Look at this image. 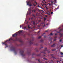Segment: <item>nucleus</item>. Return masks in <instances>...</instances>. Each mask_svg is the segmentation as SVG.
Listing matches in <instances>:
<instances>
[{
	"label": "nucleus",
	"mask_w": 63,
	"mask_h": 63,
	"mask_svg": "<svg viewBox=\"0 0 63 63\" xmlns=\"http://www.w3.org/2000/svg\"><path fill=\"white\" fill-rule=\"evenodd\" d=\"M5 46H6V47H8V46L7 45L6 43L5 44Z\"/></svg>",
	"instance_id": "2f4dec72"
},
{
	"label": "nucleus",
	"mask_w": 63,
	"mask_h": 63,
	"mask_svg": "<svg viewBox=\"0 0 63 63\" xmlns=\"http://www.w3.org/2000/svg\"><path fill=\"white\" fill-rule=\"evenodd\" d=\"M30 3V1H28V2H27V5H29L30 7L31 6H32V5L30 3Z\"/></svg>",
	"instance_id": "423d86ee"
},
{
	"label": "nucleus",
	"mask_w": 63,
	"mask_h": 63,
	"mask_svg": "<svg viewBox=\"0 0 63 63\" xmlns=\"http://www.w3.org/2000/svg\"><path fill=\"white\" fill-rule=\"evenodd\" d=\"M29 20H30V18H29Z\"/></svg>",
	"instance_id": "69168bd1"
},
{
	"label": "nucleus",
	"mask_w": 63,
	"mask_h": 63,
	"mask_svg": "<svg viewBox=\"0 0 63 63\" xmlns=\"http://www.w3.org/2000/svg\"><path fill=\"white\" fill-rule=\"evenodd\" d=\"M11 40H12L13 41H18V40H19V42H20L22 44H23V41H22V40L21 39H17V38H16V40H14V39H12V38H10L9 39V40H7L6 41H5L4 42L2 43V44H4V45H5V44H6V43H7V42L8 41H10Z\"/></svg>",
	"instance_id": "f257e3e1"
},
{
	"label": "nucleus",
	"mask_w": 63,
	"mask_h": 63,
	"mask_svg": "<svg viewBox=\"0 0 63 63\" xmlns=\"http://www.w3.org/2000/svg\"><path fill=\"white\" fill-rule=\"evenodd\" d=\"M57 62H59V61H57Z\"/></svg>",
	"instance_id": "3c124183"
},
{
	"label": "nucleus",
	"mask_w": 63,
	"mask_h": 63,
	"mask_svg": "<svg viewBox=\"0 0 63 63\" xmlns=\"http://www.w3.org/2000/svg\"><path fill=\"white\" fill-rule=\"evenodd\" d=\"M43 26L44 27V26H45V25H44V26Z\"/></svg>",
	"instance_id": "6e6d98bb"
},
{
	"label": "nucleus",
	"mask_w": 63,
	"mask_h": 63,
	"mask_svg": "<svg viewBox=\"0 0 63 63\" xmlns=\"http://www.w3.org/2000/svg\"><path fill=\"white\" fill-rule=\"evenodd\" d=\"M42 6H43V4H41Z\"/></svg>",
	"instance_id": "13d9d810"
},
{
	"label": "nucleus",
	"mask_w": 63,
	"mask_h": 63,
	"mask_svg": "<svg viewBox=\"0 0 63 63\" xmlns=\"http://www.w3.org/2000/svg\"><path fill=\"white\" fill-rule=\"evenodd\" d=\"M46 14H48V13H46Z\"/></svg>",
	"instance_id": "4d7b16f0"
},
{
	"label": "nucleus",
	"mask_w": 63,
	"mask_h": 63,
	"mask_svg": "<svg viewBox=\"0 0 63 63\" xmlns=\"http://www.w3.org/2000/svg\"><path fill=\"white\" fill-rule=\"evenodd\" d=\"M43 48V47H42L41 48H40V49H41V48Z\"/></svg>",
	"instance_id": "f704fd0d"
},
{
	"label": "nucleus",
	"mask_w": 63,
	"mask_h": 63,
	"mask_svg": "<svg viewBox=\"0 0 63 63\" xmlns=\"http://www.w3.org/2000/svg\"><path fill=\"white\" fill-rule=\"evenodd\" d=\"M63 30V28H62V29H61L59 31V32H57V33H60L59 34V35H60V38H61V37H62V35H63V33H60V32L61 31H62V30Z\"/></svg>",
	"instance_id": "f03ea898"
},
{
	"label": "nucleus",
	"mask_w": 63,
	"mask_h": 63,
	"mask_svg": "<svg viewBox=\"0 0 63 63\" xmlns=\"http://www.w3.org/2000/svg\"><path fill=\"white\" fill-rule=\"evenodd\" d=\"M12 50H13L16 54V53H17L16 52V49H15V47H12Z\"/></svg>",
	"instance_id": "39448f33"
},
{
	"label": "nucleus",
	"mask_w": 63,
	"mask_h": 63,
	"mask_svg": "<svg viewBox=\"0 0 63 63\" xmlns=\"http://www.w3.org/2000/svg\"><path fill=\"white\" fill-rule=\"evenodd\" d=\"M53 14V12H52L51 13V14Z\"/></svg>",
	"instance_id": "c9c22d12"
},
{
	"label": "nucleus",
	"mask_w": 63,
	"mask_h": 63,
	"mask_svg": "<svg viewBox=\"0 0 63 63\" xmlns=\"http://www.w3.org/2000/svg\"><path fill=\"white\" fill-rule=\"evenodd\" d=\"M34 41V39H33L32 40H31L30 42V44H33V41Z\"/></svg>",
	"instance_id": "6e6552de"
},
{
	"label": "nucleus",
	"mask_w": 63,
	"mask_h": 63,
	"mask_svg": "<svg viewBox=\"0 0 63 63\" xmlns=\"http://www.w3.org/2000/svg\"><path fill=\"white\" fill-rule=\"evenodd\" d=\"M43 53H44V54H45L46 53L43 52Z\"/></svg>",
	"instance_id": "864d4df0"
},
{
	"label": "nucleus",
	"mask_w": 63,
	"mask_h": 63,
	"mask_svg": "<svg viewBox=\"0 0 63 63\" xmlns=\"http://www.w3.org/2000/svg\"><path fill=\"white\" fill-rule=\"evenodd\" d=\"M47 51V48H45L44 50V51Z\"/></svg>",
	"instance_id": "2eb2a0df"
},
{
	"label": "nucleus",
	"mask_w": 63,
	"mask_h": 63,
	"mask_svg": "<svg viewBox=\"0 0 63 63\" xmlns=\"http://www.w3.org/2000/svg\"><path fill=\"white\" fill-rule=\"evenodd\" d=\"M36 16H39V13H37L36 14Z\"/></svg>",
	"instance_id": "dca6fc26"
},
{
	"label": "nucleus",
	"mask_w": 63,
	"mask_h": 63,
	"mask_svg": "<svg viewBox=\"0 0 63 63\" xmlns=\"http://www.w3.org/2000/svg\"><path fill=\"white\" fill-rule=\"evenodd\" d=\"M36 2V1H35L34 2V3L33 4V5H34V6H36V5H38V6H37V7H38V8H42V7L41 6H39V5H38L37 4V2Z\"/></svg>",
	"instance_id": "7ed1b4c3"
},
{
	"label": "nucleus",
	"mask_w": 63,
	"mask_h": 63,
	"mask_svg": "<svg viewBox=\"0 0 63 63\" xmlns=\"http://www.w3.org/2000/svg\"><path fill=\"white\" fill-rule=\"evenodd\" d=\"M46 9H48V8H47L46 7Z\"/></svg>",
	"instance_id": "603ef678"
},
{
	"label": "nucleus",
	"mask_w": 63,
	"mask_h": 63,
	"mask_svg": "<svg viewBox=\"0 0 63 63\" xmlns=\"http://www.w3.org/2000/svg\"><path fill=\"white\" fill-rule=\"evenodd\" d=\"M44 21H45V20H46V18H45V17H44Z\"/></svg>",
	"instance_id": "b1692460"
},
{
	"label": "nucleus",
	"mask_w": 63,
	"mask_h": 63,
	"mask_svg": "<svg viewBox=\"0 0 63 63\" xmlns=\"http://www.w3.org/2000/svg\"><path fill=\"white\" fill-rule=\"evenodd\" d=\"M20 52L21 53V55L22 56H25V54L23 53L24 52V51H23V50H22V51H20Z\"/></svg>",
	"instance_id": "20e7f679"
},
{
	"label": "nucleus",
	"mask_w": 63,
	"mask_h": 63,
	"mask_svg": "<svg viewBox=\"0 0 63 63\" xmlns=\"http://www.w3.org/2000/svg\"><path fill=\"white\" fill-rule=\"evenodd\" d=\"M32 12H34V10H32Z\"/></svg>",
	"instance_id": "8fccbe9b"
},
{
	"label": "nucleus",
	"mask_w": 63,
	"mask_h": 63,
	"mask_svg": "<svg viewBox=\"0 0 63 63\" xmlns=\"http://www.w3.org/2000/svg\"><path fill=\"white\" fill-rule=\"evenodd\" d=\"M51 4H52V3H53V2H52V1H51Z\"/></svg>",
	"instance_id": "79ce46f5"
},
{
	"label": "nucleus",
	"mask_w": 63,
	"mask_h": 63,
	"mask_svg": "<svg viewBox=\"0 0 63 63\" xmlns=\"http://www.w3.org/2000/svg\"><path fill=\"white\" fill-rule=\"evenodd\" d=\"M48 12V15H50V12Z\"/></svg>",
	"instance_id": "cd10ccee"
},
{
	"label": "nucleus",
	"mask_w": 63,
	"mask_h": 63,
	"mask_svg": "<svg viewBox=\"0 0 63 63\" xmlns=\"http://www.w3.org/2000/svg\"><path fill=\"white\" fill-rule=\"evenodd\" d=\"M20 28H21V25H20Z\"/></svg>",
	"instance_id": "49530a36"
},
{
	"label": "nucleus",
	"mask_w": 63,
	"mask_h": 63,
	"mask_svg": "<svg viewBox=\"0 0 63 63\" xmlns=\"http://www.w3.org/2000/svg\"><path fill=\"white\" fill-rule=\"evenodd\" d=\"M40 42H41V43H43V42H44V40L43 39H41L40 41Z\"/></svg>",
	"instance_id": "9b49d317"
},
{
	"label": "nucleus",
	"mask_w": 63,
	"mask_h": 63,
	"mask_svg": "<svg viewBox=\"0 0 63 63\" xmlns=\"http://www.w3.org/2000/svg\"><path fill=\"white\" fill-rule=\"evenodd\" d=\"M33 19V18L32 17V18L31 19Z\"/></svg>",
	"instance_id": "09e8293b"
},
{
	"label": "nucleus",
	"mask_w": 63,
	"mask_h": 63,
	"mask_svg": "<svg viewBox=\"0 0 63 63\" xmlns=\"http://www.w3.org/2000/svg\"><path fill=\"white\" fill-rule=\"evenodd\" d=\"M60 54H61V55H62L63 54V53L62 52H61Z\"/></svg>",
	"instance_id": "5701e85b"
},
{
	"label": "nucleus",
	"mask_w": 63,
	"mask_h": 63,
	"mask_svg": "<svg viewBox=\"0 0 63 63\" xmlns=\"http://www.w3.org/2000/svg\"><path fill=\"white\" fill-rule=\"evenodd\" d=\"M43 56H45V55H43Z\"/></svg>",
	"instance_id": "5fc2aeb1"
},
{
	"label": "nucleus",
	"mask_w": 63,
	"mask_h": 63,
	"mask_svg": "<svg viewBox=\"0 0 63 63\" xmlns=\"http://www.w3.org/2000/svg\"><path fill=\"white\" fill-rule=\"evenodd\" d=\"M46 32H48V30H47L46 31Z\"/></svg>",
	"instance_id": "7c9ffc66"
},
{
	"label": "nucleus",
	"mask_w": 63,
	"mask_h": 63,
	"mask_svg": "<svg viewBox=\"0 0 63 63\" xmlns=\"http://www.w3.org/2000/svg\"><path fill=\"white\" fill-rule=\"evenodd\" d=\"M52 51H54V50H55V49H53V50H52Z\"/></svg>",
	"instance_id": "4c0bfd02"
},
{
	"label": "nucleus",
	"mask_w": 63,
	"mask_h": 63,
	"mask_svg": "<svg viewBox=\"0 0 63 63\" xmlns=\"http://www.w3.org/2000/svg\"><path fill=\"white\" fill-rule=\"evenodd\" d=\"M34 13L36 12V10H34Z\"/></svg>",
	"instance_id": "c756f323"
},
{
	"label": "nucleus",
	"mask_w": 63,
	"mask_h": 63,
	"mask_svg": "<svg viewBox=\"0 0 63 63\" xmlns=\"http://www.w3.org/2000/svg\"><path fill=\"white\" fill-rule=\"evenodd\" d=\"M55 44H53L51 45V47H54V46H55Z\"/></svg>",
	"instance_id": "9d476101"
},
{
	"label": "nucleus",
	"mask_w": 63,
	"mask_h": 63,
	"mask_svg": "<svg viewBox=\"0 0 63 63\" xmlns=\"http://www.w3.org/2000/svg\"><path fill=\"white\" fill-rule=\"evenodd\" d=\"M63 46L61 45V47H63Z\"/></svg>",
	"instance_id": "37998d69"
},
{
	"label": "nucleus",
	"mask_w": 63,
	"mask_h": 63,
	"mask_svg": "<svg viewBox=\"0 0 63 63\" xmlns=\"http://www.w3.org/2000/svg\"><path fill=\"white\" fill-rule=\"evenodd\" d=\"M59 41H60V42H61V41H62V40H61H61H60Z\"/></svg>",
	"instance_id": "58836bf2"
},
{
	"label": "nucleus",
	"mask_w": 63,
	"mask_h": 63,
	"mask_svg": "<svg viewBox=\"0 0 63 63\" xmlns=\"http://www.w3.org/2000/svg\"><path fill=\"white\" fill-rule=\"evenodd\" d=\"M50 35H51V36H52V35H53V34H52V33H51L50 34Z\"/></svg>",
	"instance_id": "a878e982"
},
{
	"label": "nucleus",
	"mask_w": 63,
	"mask_h": 63,
	"mask_svg": "<svg viewBox=\"0 0 63 63\" xmlns=\"http://www.w3.org/2000/svg\"><path fill=\"white\" fill-rule=\"evenodd\" d=\"M45 34V33H43V34L42 35V36H44V35Z\"/></svg>",
	"instance_id": "c85d7f7f"
},
{
	"label": "nucleus",
	"mask_w": 63,
	"mask_h": 63,
	"mask_svg": "<svg viewBox=\"0 0 63 63\" xmlns=\"http://www.w3.org/2000/svg\"><path fill=\"white\" fill-rule=\"evenodd\" d=\"M50 12H51V10H50Z\"/></svg>",
	"instance_id": "680f3d73"
},
{
	"label": "nucleus",
	"mask_w": 63,
	"mask_h": 63,
	"mask_svg": "<svg viewBox=\"0 0 63 63\" xmlns=\"http://www.w3.org/2000/svg\"><path fill=\"white\" fill-rule=\"evenodd\" d=\"M29 15H30L31 14V11H29Z\"/></svg>",
	"instance_id": "412c9836"
},
{
	"label": "nucleus",
	"mask_w": 63,
	"mask_h": 63,
	"mask_svg": "<svg viewBox=\"0 0 63 63\" xmlns=\"http://www.w3.org/2000/svg\"><path fill=\"white\" fill-rule=\"evenodd\" d=\"M49 6H51V4H49Z\"/></svg>",
	"instance_id": "c03bdc74"
},
{
	"label": "nucleus",
	"mask_w": 63,
	"mask_h": 63,
	"mask_svg": "<svg viewBox=\"0 0 63 63\" xmlns=\"http://www.w3.org/2000/svg\"><path fill=\"white\" fill-rule=\"evenodd\" d=\"M45 16L46 17H47V15H45Z\"/></svg>",
	"instance_id": "e433bc0d"
},
{
	"label": "nucleus",
	"mask_w": 63,
	"mask_h": 63,
	"mask_svg": "<svg viewBox=\"0 0 63 63\" xmlns=\"http://www.w3.org/2000/svg\"><path fill=\"white\" fill-rule=\"evenodd\" d=\"M42 37V36H40L38 37V39H40V38H41V37Z\"/></svg>",
	"instance_id": "aec40b11"
},
{
	"label": "nucleus",
	"mask_w": 63,
	"mask_h": 63,
	"mask_svg": "<svg viewBox=\"0 0 63 63\" xmlns=\"http://www.w3.org/2000/svg\"><path fill=\"white\" fill-rule=\"evenodd\" d=\"M52 58H53V59H56V58H55V57L52 56Z\"/></svg>",
	"instance_id": "4468645a"
},
{
	"label": "nucleus",
	"mask_w": 63,
	"mask_h": 63,
	"mask_svg": "<svg viewBox=\"0 0 63 63\" xmlns=\"http://www.w3.org/2000/svg\"><path fill=\"white\" fill-rule=\"evenodd\" d=\"M22 31H23V30H22L21 31V30H20L17 33L18 34H20V33H22Z\"/></svg>",
	"instance_id": "1a4fd4ad"
},
{
	"label": "nucleus",
	"mask_w": 63,
	"mask_h": 63,
	"mask_svg": "<svg viewBox=\"0 0 63 63\" xmlns=\"http://www.w3.org/2000/svg\"><path fill=\"white\" fill-rule=\"evenodd\" d=\"M35 55V53H33L32 54V55Z\"/></svg>",
	"instance_id": "473e14b6"
},
{
	"label": "nucleus",
	"mask_w": 63,
	"mask_h": 63,
	"mask_svg": "<svg viewBox=\"0 0 63 63\" xmlns=\"http://www.w3.org/2000/svg\"><path fill=\"white\" fill-rule=\"evenodd\" d=\"M43 59H44V60H47V59H46V58H43Z\"/></svg>",
	"instance_id": "393cba45"
},
{
	"label": "nucleus",
	"mask_w": 63,
	"mask_h": 63,
	"mask_svg": "<svg viewBox=\"0 0 63 63\" xmlns=\"http://www.w3.org/2000/svg\"><path fill=\"white\" fill-rule=\"evenodd\" d=\"M32 16H34V17H36V16H35V15L34 14H33L32 15Z\"/></svg>",
	"instance_id": "f3484780"
},
{
	"label": "nucleus",
	"mask_w": 63,
	"mask_h": 63,
	"mask_svg": "<svg viewBox=\"0 0 63 63\" xmlns=\"http://www.w3.org/2000/svg\"><path fill=\"white\" fill-rule=\"evenodd\" d=\"M47 36H44V38H46Z\"/></svg>",
	"instance_id": "72a5a7b5"
},
{
	"label": "nucleus",
	"mask_w": 63,
	"mask_h": 63,
	"mask_svg": "<svg viewBox=\"0 0 63 63\" xmlns=\"http://www.w3.org/2000/svg\"><path fill=\"white\" fill-rule=\"evenodd\" d=\"M49 52H48V53H49Z\"/></svg>",
	"instance_id": "338daca9"
},
{
	"label": "nucleus",
	"mask_w": 63,
	"mask_h": 63,
	"mask_svg": "<svg viewBox=\"0 0 63 63\" xmlns=\"http://www.w3.org/2000/svg\"><path fill=\"white\" fill-rule=\"evenodd\" d=\"M56 0H54V1L53 2V3H54V2H55V3H57V2H56Z\"/></svg>",
	"instance_id": "ddd939ff"
},
{
	"label": "nucleus",
	"mask_w": 63,
	"mask_h": 63,
	"mask_svg": "<svg viewBox=\"0 0 63 63\" xmlns=\"http://www.w3.org/2000/svg\"><path fill=\"white\" fill-rule=\"evenodd\" d=\"M46 63H47V62H46Z\"/></svg>",
	"instance_id": "0e129e2a"
},
{
	"label": "nucleus",
	"mask_w": 63,
	"mask_h": 63,
	"mask_svg": "<svg viewBox=\"0 0 63 63\" xmlns=\"http://www.w3.org/2000/svg\"><path fill=\"white\" fill-rule=\"evenodd\" d=\"M42 24H44V23H42Z\"/></svg>",
	"instance_id": "e2e57ef3"
},
{
	"label": "nucleus",
	"mask_w": 63,
	"mask_h": 63,
	"mask_svg": "<svg viewBox=\"0 0 63 63\" xmlns=\"http://www.w3.org/2000/svg\"><path fill=\"white\" fill-rule=\"evenodd\" d=\"M28 27L29 28H30V27H29V26H28Z\"/></svg>",
	"instance_id": "a19ab883"
},
{
	"label": "nucleus",
	"mask_w": 63,
	"mask_h": 63,
	"mask_svg": "<svg viewBox=\"0 0 63 63\" xmlns=\"http://www.w3.org/2000/svg\"><path fill=\"white\" fill-rule=\"evenodd\" d=\"M38 56H40V55H38Z\"/></svg>",
	"instance_id": "052dcab7"
},
{
	"label": "nucleus",
	"mask_w": 63,
	"mask_h": 63,
	"mask_svg": "<svg viewBox=\"0 0 63 63\" xmlns=\"http://www.w3.org/2000/svg\"><path fill=\"white\" fill-rule=\"evenodd\" d=\"M23 29L24 30H25L26 29V27H24L23 28Z\"/></svg>",
	"instance_id": "a211bd4d"
},
{
	"label": "nucleus",
	"mask_w": 63,
	"mask_h": 63,
	"mask_svg": "<svg viewBox=\"0 0 63 63\" xmlns=\"http://www.w3.org/2000/svg\"><path fill=\"white\" fill-rule=\"evenodd\" d=\"M51 56H53V54H51Z\"/></svg>",
	"instance_id": "de8ad7c7"
},
{
	"label": "nucleus",
	"mask_w": 63,
	"mask_h": 63,
	"mask_svg": "<svg viewBox=\"0 0 63 63\" xmlns=\"http://www.w3.org/2000/svg\"><path fill=\"white\" fill-rule=\"evenodd\" d=\"M29 12H31V9H29Z\"/></svg>",
	"instance_id": "4be33fe9"
},
{
	"label": "nucleus",
	"mask_w": 63,
	"mask_h": 63,
	"mask_svg": "<svg viewBox=\"0 0 63 63\" xmlns=\"http://www.w3.org/2000/svg\"><path fill=\"white\" fill-rule=\"evenodd\" d=\"M33 25H35V21H33Z\"/></svg>",
	"instance_id": "6ab92c4d"
},
{
	"label": "nucleus",
	"mask_w": 63,
	"mask_h": 63,
	"mask_svg": "<svg viewBox=\"0 0 63 63\" xmlns=\"http://www.w3.org/2000/svg\"><path fill=\"white\" fill-rule=\"evenodd\" d=\"M57 38V36H55V37H54V38L55 39H54V40H53V41H56V39H55V38Z\"/></svg>",
	"instance_id": "f8f14e48"
},
{
	"label": "nucleus",
	"mask_w": 63,
	"mask_h": 63,
	"mask_svg": "<svg viewBox=\"0 0 63 63\" xmlns=\"http://www.w3.org/2000/svg\"><path fill=\"white\" fill-rule=\"evenodd\" d=\"M17 34H16V33L15 34L13 35L12 36L13 37H16V36H17Z\"/></svg>",
	"instance_id": "0eeeda50"
},
{
	"label": "nucleus",
	"mask_w": 63,
	"mask_h": 63,
	"mask_svg": "<svg viewBox=\"0 0 63 63\" xmlns=\"http://www.w3.org/2000/svg\"><path fill=\"white\" fill-rule=\"evenodd\" d=\"M42 3H44V2L43 1Z\"/></svg>",
	"instance_id": "774afa93"
},
{
	"label": "nucleus",
	"mask_w": 63,
	"mask_h": 63,
	"mask_svg": "<svg viewBox=\"0 0 63 63\" xmlns=\"http://www.w3.org/2000/svg\"><path fill=\"white\" fill-rule=\"evenodd\" d=\"M36 51H37V52H38V50H36Z\"/></svg>",
	"instance_id": "bf43d9fd"
},
{
	"label": "nucleus",
	"mask_w": 63,
	"mask_h": 63,
	"mask_svg": "<svg viewBox=\"0 0 63 63\" xmlns=\"http://www.w3.org/2000/svg\"><path fill=\"white\" fill-rule=\"evenodd\" d=\"M41 21V20H39V22H40V21Z\"/></svg>",
	"instance_id": "ea45409f"
},
{
	"label": "nucleus",
	"mask_w": 63,
	"mask_h": 63,
	"mask_svg": "<svg viewBox=\"0 0 63 63\" xmlns=\"http://www.w3.org/2000/svg\"><path fill=\"white\" fill-rule=\"evenodd\" d=\"M38 60V61L39 62H41V61H40V59H39V60Z\"/></svg>",
	"instance_id": "bb28decb"
},
{
	"label": "nucleus",
	"mask_w": 63,
	"mask_h": 63,
	"mask_svg": "<svg viewBox=\"0 0 63 63\" xmlns=\"http://www.w3.org/2000/svg\"><path fill=\"white\" fill-rule=\"evenodd\" d=\"M57 35V33L55 34V35Z\"/></svg>",
	"instance_id": "a18cd8bd"
}]
</instances>
